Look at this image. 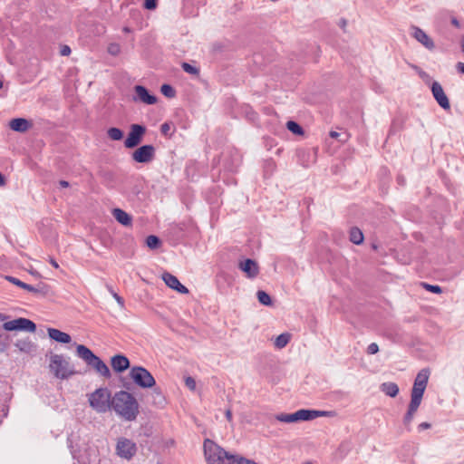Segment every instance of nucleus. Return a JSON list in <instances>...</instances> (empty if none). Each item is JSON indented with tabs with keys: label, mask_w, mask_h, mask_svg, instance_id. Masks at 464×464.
Instances as JSON below:
<instances>
[{
	"label": "nucleus",
	"mask_w": 464,
	"mask_h": 464,
	"mask_svg": "<svg viewBox=\"0 0 464 464\" xmlns=\"http://www.w3.org/2000/svg\"><path fill=\"white\" fill-rule=\"evenodd\" d=\"M15 347L19 349L20 352L30 353L34 349V344L29 338L19 339L14 343Z\"/></svg>",
	"instance_id": "obj_23"
},
{
	"label": "nucleus",
	"mask_w": 464,
	"mask_h": 464,
	"mask_svg": "<svg viewBox=\"0 0 464 464\" xmlns=\"http://www.w3.org/2000/svg\"><path fill=\"white\" fill-rule=\"evenodd\" d=\"M170 127L168 123H163L160 127V130L164 135H167Z\"/></svg>",
	"instance_id": "obj_42"
},
{
	"label": "nucleus",
	"mask_w": 464,
	"mask_h": 464,
	"mask_svg": "<svg viewBox=\"0 0 464 464\" xmlns=\"http://www.w3.org/2000/svg\"><path fill=\"white\" fill-rule=\"evenodd\" d=\"M351 242H353L355 245H360L363 242V234L358 227H353L350 230L349 235Z\"/></svg>",
	"instance_id": "obj_26"
},
{
	"label": "nucleus",
	"mask_w": 464,
	"mask_h": 464,
	"mask_svg": "<svg viewBox=\"0 0 464 464\" xmlns=\"http://www.w3.org/2000/svg\"><path fill=\"white\" fill-rule=\"evenodd\" d=\"M32 126V122L24 118H15L9 121L10 129L16 132H26Z\"/></svg>",
	"instance_id": "obj_19"
},
{
	"label": "nucleus",
	"mask_w": 464,
	"mask_h": 464,
	"mask_svg": "<svg viewBox=\"0 0 464 464\" xmlns=\"http://www.w3.org/2000/svg\"><path fill=\"white\" fill-rule=\"evenodd\" d=\"M138 452L135 441L126 437H119L116 440L115 454L121 459L130 461Z\"/></svg>",
	"instance_id": "obj_8"
},
{
	"label": "nucleus",
	"mask_w": 464,
	"mask_h": 464,
	"mask_svg": "<svg viewBox=\"0 0 464 464\" xmlns=\"http://www.w3.org/2000/svg\"><path fill=\"white\" fill-rule=\"evenodd\" d=\"M286 127L294 134L302 135L304 133L302 127L295 121H287Z\"/></svg>",
	"instance_id": "obj_31"
},
{
	"label": "nucleus",
	"mask_w": 464,
	"mask_h": 464,
	"mask_svg": "<svg viewBox=\"0 0 464 464\" xmlns=\"http://www.w3.org/2000/svg\"><path fill=\"white\" fill-rule=\"evenodd\" d=\"M60 185L63 187V188H67L69 186V183L65 180H61L60 181Z\"/></svg>",
	"instance_id": "obj_49"
},
{
	"label": "nucleus",
	"mask_w": 464,
	"mask_h": 464,
	"mask_svg": "<svg viewBox=\"0 0 464 464\" xmlns=\"http://www.w3.org/2000/svg\"><path fill=\"white\" fill-rule=\"evenodd\" d=\"M256 296H257V299L260 304L266 305V306L272 304V300H271L270 295L267 293H266L265 291H262V290L257 291Z\"/></svg>",
	"instance_id": "obj_28"
},
{
	"label": "nucleus",
	"mask_w": 464,
	"mask_h": 464,
	"mask_svg": "<svg viewBox=\"0 0 464 464\" xmlns=\"http://www.w3.org/2000/svg\"><path fill=\"white\" fill-rule=\"evenodd\" d=\"M456 67L459 72L464 74V63H459Z\"/></svg>",
	"instance_id": "obj_45"
},
{
	"label": "nucleus",
	"mask_w": 464,
	"mask_h": 464,
	"mask_svg": "<svg viewBox=\"0 0 464 464\" xmlns=\"http://www.w3.org/2000/svg\"><path fill=\"white\" fill-rule=\"evenodd\" d=\"M50 372L57 379L67 380L76 374L70 360L63 354H52L49 362Z\"/></svg>",
	"instance_id": "obj_4"
},
{
	"label": "nucleus",
	"mask_w": 464,
	"mask_h": 464,
	"mask_svg": "<svg viewBox=\"0 0 464 464\" xmlns=\"http://www.w3.org/2000/svg\"><path fill=\"white\" fill-rule=\"evenodd\" d=\"M59 54L61 56H69L71 54V48L68 45H61Z\"/></svg>",
	"instance_id": "obj_38"
},
{
	"label": "nucleus",
	"mask_w": 464,
	"mask_h": 464,
	"mask_svg": "<svg viewBox=\"0 0 464 464\" xmlns=\"http://www.w3.org/2000/svg\"><path fill=\"white\" fill-rule=\"evenodd\" d=\"M237 464H257L256 461L246 459L245 457L240 456L239 459H237Z\"/></svg>",
	"instance_id": "obj_40"
},
{
	"label": "nucleus",
	"mask_w": 464,
	"mask_h": 464,
	"mask_svg": "<svg viewBox=\"0 0 464 464\" xmlns=\"http://www.w3.org/2000/svg\"><path fill=\"white\" fill-rule=\"evenodd\" d=\"M411 35L418 41L420 44H421L424 47H426L429 50H431L434 48V43L432 39L420 28L417 26H411Z\"/></svg>",
	"instance_id": "obj_16"
},
{
	"label": "nucleus",
	"mask_w": 464,
	"mask_h": 464,
	"mask_svg": "<svg viewBox=\"0 0 464 464\" xmlns=\"http://www.w3.org/2000/svg\"><path fill=\"white\" fill-rule=\"evenodd\" d=\"M431 92L438 102V104L444 110H449L450 108V101L442 88V86L438 82H433L431 84Z\"/></svg>",
	"instance_id": "obj_15"
},
{
	"label": "nucleus",
	"mask_w": 464,
	"mask_h": 464,
	"mask_svg": "<svg viewBox=\"0 0 464 464\" xmlns=\"http://www.w3.org/2000/svg\"><path fill=\"white\" fill-rule=\"evenodd\" d=\"M430 377V371L428 369L420 370L414 380L413 386L411 392V401L408 406V411L404 416L403 421L405 425H410L418 411L424 392L427 388Z\"/></svg>",
	"instance_id": "obj_1"
},
{
	"label": "nucleus",
	"mask_w": 464,
	"mask_h": 464,
	"mask_svg": "<svg viewBox=\"0 0 464 464\" xmlns=\"http://www.w3.org/2000/svg\"><path fill=\"white\" fill-rule=\"evenodd\" d=\"M5 184V179L4 176L2 175V173L0 172V187L4 186Z\"/></svg>",
	"instance_id": "obj_48"
},
{
	"label": "nucleus",
	"mask_w": 464,
	"mask_h": 464,
	"mask_svg": "<svg viewBox=\"0 0 464 464\" xmlns=\"http://www.w3.org/2000/svg\"><path fill=\"white\" fill-rule=\"evenodd\" d=\"M124 31H125V32H129V28L125 27V28H124Z\"/></svg>",
	"instance_id": "obj_55"
},
{
	"label": "nucleus",
	"mask_w": 464,
	"mask_h": 464,
	"mask_svg": "<svg viewBox=\"0 0 464 464\" xmlns=\"http://www.w3.org/2000/svg\"><path fill=\"white\" fill-rule=\"evenodd\" d=\"M107 134L112 140H121L123 138V131L116 127L110 128L107 130Z\"/></svg>",
	"instance_id": "obj_27"
},
{
	"label": "nucleus",
	"mask_w": 464,
	"mask_h": 464,
	"mask_svg": "<svg viewBox=\"0 0 464 464\" xmlns=\"http://www.w3.org/2000/svg\"><path fill=\"white\" fill-rule=\"evenodd\" d=\"M108 52L111 55L116 56L120 53V45L117 44H111L108 47Z\"/></svg>",
	"instance_id": "obj_35"
},
{
	"label": "nucleus",
	"mask_w": 464,
	"mask_h": 464,
	"mask_svg": "<svg viewBox=\"0 0 464 464\" xmlns=\"http://www.w3.org/2000/svg\"><path fill=\"white\" fill-rule=\"evenodd\" d=\"M332 416L331 411L315 410H298L294 413H279L275 415V420L285 423H294L298 421L311 420L318 417Z\"/></svg>",
	"instance_id": "obj_5"
},
{
	"label": "nucleus",
	"mask_w": 464,
	"mask_h": 464,
	"mask_svg": "<svg viewBox=\"0 0 464 464\" xmlns=\"http://www.w3.org/2000/svg\"><path fill=\"white\" fill-rule=\"evenodd\" d=\"M76 355L83 360L87 365L92 367L100 375L106 378L111 377L110 370L105 362L95 355L87 346L77 344Z\"/></svg>",
	"instance_id": "obj_6"
},
{
	"label": "nucleus",
	"mask_w": 464,
	"mask_h": 464,
	"mask_svg": "<svg viewBox=\"0 0 464 464\" xmlns=\"http://www.w3.org/2000/svg\"><path fill=\"white\" fill-rule=\"evenodd\" d=\"M226 417H227V420H229V421L232 420V412L230 410L226 411Z\"/></svg>",
	"instance_id": "obj_46"
},
{
	"label": "nucleus",
	"mask_w": 464,
	"mask_h": 464,
	"mask_svg": "<svg viewBox=\"0 0 464 464\" xmlns=\"http://www.w3.org/2000/svg\"><path fill=\"white\" fill-rule=\"evenodd\" d=\"M181 67L186 72L191 75L198 76L199 73V69L196 64L182 63Z\"/></svg>",
	"instance_id": "obj_30"
},
{
	"label": "nucleus",
	"mask_w": 464,
	"mask_h": 464,
	"mask_svg": "<svg viewBox=\"0 0 464 464\" xmlns=\"http://www.w3.org/2000/svg\"><path fill=\"white\" fill-rule=\"evenodd\" d=\"M454 24H458V22L456 20L453 21Z\"/></svg>",
	"instance_id": "obj_56"
},
{
	"label": "nucleus",
	"mask_w": 464,
	"mask_h": 464,
	"mask_svg": "<svg viewBox=\"0 0 464 464\" xmlns=\"http://www.w3.org/2000/svg\"><path fill=\"white\" fill-rule=\"evenodd\" d=\"M156 154V150L153 145H142L135 150L131 154V159L137 163H150L151 162Z\"/></svg>",
	"instance_id": "obj_12"
},
{
	"label": "nucleus",
	"mask_w": 464,
	"mask_h": 464,
	"mask_svg": "<svg viewBox=\"0 0 464 464\" xmlns=\"http://www.w3.org/2000/svg\"><path fill=\"white\" fill-rule=\"evenodd\" d=\"M130 377L135 384L141 388H152L156 382L151 373L141 366H135L130 369Z\"/></svg>",
	"instance_id": "obj_9"
},
{
	"label": "nucleus",
	"mask_w": 464,
	"mask_h": 464,
	"mask_svg": "<svg viewBox=\"0 0 464 464\" xmlns=\"http://www.w3.org/2000/svg\"><path fill=\"white\" fill-rule=\"evenodd\" d=\"M6 279L12 284L34 294L46 295L49 293V286L44 283H40L36 286H33L13 276H7Z\"/></svg>",
	"instance_id": "obj_13"
},
{
	"label": "nucleus",
	"mask_w": 464,
	"mask_h": 464,
	"mask_svg": "<svg viewBox=\"0 0 464 464\" xmlns=\"http://www.w3.org/2000/svg\"><path fill=\"white\" fill-rule=\"evenodd\" d=\"M203 450L208 464H237L240 457V455L229 453L209 439L204 440Z\"/></svg>",
	"instance_id": "obj_3"
},
{
	"label": "nucleus",
	"mask_w": 464,
	"mask_h": 464,
	"mask_svg": "<svg viewBox=\"0 0 464 464\" xmlns=\"http://www.w3.org/2000/svg\"><path fill=\"white\" fill-rule=\"evenodd\" d=\"M161 278L169 288L180 294H188V289L179 282L177 276L172 274L164 272L161 275Z\"/></svg>",
	"instance_id": "obj_17"
},
{
	"label": "nucleus",
	"mask_w": 464,
	"mask_h": 464,
	"mask_svg": "<svg viewBox=\"0 0 464 464\" xmlns=\"http://www.w3.org/2000/svg\"><path fill=\"white\" fill-rule=\"evenodd\" d=\"M113 218L121 225L129 227L131 225V217L121 208H114L112 210Z\"/></svg>",
	"instance_id": "obj_22"
},
{
	"label": "nucleus",
	"mask_w": 464,
	"mask_h": 464,
	"mask_svg": "<svg viewBox=\"0 0 464 464\" xmlns=\"http://www.w3.org/2000/svg\"><path fill=\"white\" fill-rule=\"evenodd\" d=\"M422 286L427 290L434 294H440L442 292V289L440 285H430L427 283H421Z\"/></svg>",
	"instance_id": "obj_34"
},
{
	"label": "nucleus",
	"mask_w": 464,
	"mask_h": 464,
	"mask_svg": "<svg viewBox=\"0 0 464 464\" xmlns=\"http://www.w3.org/2000/svg\"><path fill=\"white\" fill-rule=\"evenodd\" d=\"M47 333H48L49 337L57 343H69L72 341V337L70 334H68L64 332H62L58 329L48 328Z\"/></svg>",
	"instance_id": "obj_21"
},
{
	"label": "nucleus",
	"mask_w": 464,
	"mask_h": 464,
	"mask_svg": "<svg viewBox=\"0 0 464 464\" xmlns=\"http://www.w3.org/2000/svg\"><path fill=\"white\" fill-rule=\"evenodd\" d=\"M31 274L34 276H40L39 273L37 272H31Z\"/></svg>",
	"instance_id": "obj_52"
},
{
	"label": "nucleus",
	"mask_w": 464,
	"mask_h": 464,
	"mask_svg": "<svg viewBox=\"0 0 464 464\" xmlns=\"http://www.w3.org/2000/svg\"><path fill=\"white\" fill-rule=\"evenodd\" d=\"M160 92L161 93L168 97V98H173L175 96V90L173 89L172 86L169 85V84H163L161 87H160Z\"/></svg>",
	"instance_id": "obj_33"
},
{
	"label": "nucleus",
	"mask_w": 464,
	"mask_h": 464,
	"mask_svg": "<svg viewBox=\"0 0 464 464\" xmlns=\"http://www.w3.org/2000/svg\"><path fill=\"white\" fill-rule=\"evenodd\" d=\"M6 316L3 314H0V320H5Z\"/></svg>",
	"instance_id": "obj_51"
},
{
	"label": "nucleus",
	"mask_w": 464,
	"mask_h": 464,
	"mask_svg": "<svg viewBox=\"0 0 464 464\" xmlns=\"http://www.w3.org/2000/svg\"><path fill=\"white\" fill-rule=\"evenodd\" d=\"M185 384L186 386L191 390V391H195L196 390V381L194 378L190 377V376H188L185 378Z\"/></svg>",
	"instance_id": "obj_36"
},
{
	"label": "nucleus",
	"mask_w": 464,
	"mask_h": 464,
	"mask_svg": "<svg viewBox=\"0 0 464 464\" xmlns=\"http://www.w3.org/2000/svg\"><path fill=\"white\" fill-rule=\"evenodd\" d=\"M156 0H145L144 6L149 10H153L156 8Z\"/></svg>",
	"instance_id": "obj_39"
},
{
	"label": "nucleus",
	"mask_w": 464,
	"mask_h": 464,
	"mask_svg": "<svg viewBox=\"0 0 464 464\" xmlns=\"http://www.w3.org/2000/svg\"><path fill=\"white\" fill-rule=\"evenodd\" d=\"M153 399H154V404L160 407H162L165 403V398L162 395L160 389L156 388L153 390L151 393Z\"/></svg>",
	"instance_id": "obj_29"
},
{
	"label": "nucleus",
	"mask_w": 464,
	"mask_h": 464,
	"mask_svg": "<svg viewBox=\"0 0 464 464\" xmlns=\"http://www.w3.org/2000/svg\"><path fill=\"white\" fill-rule=\"evenodd\" d=\"M3 328L8 332L24 331L28 333H34L36 331L35 324L33 321L24 317H19L17 319L4 323Z\"/></svg>",
	"instance_id": "obj_10"
},
{
	"label": "nucleus",
	"mask_w": 464,
	"mask_h": 464,
	"mask_svg": "<svg viewBox=\"0 0 464 464\" xmlns=\"http://www.w3.org/2000/svg\"><path fill=\"white\" fill-rule=\"evenodd\" d=\"M112 396L107 388H99L89 395L90 406L99 413L111 410Z\"/></svg>",
	"instance_id": "obj_7"
},
{
	"label": "nucleus",
	"mask_w": 464,
	"mask_h": 464,
	"mask_svg": "<svg viewBox=\"0 0 464 464\" xmlns=\"http://www.w3.org/2000/svg\"><path fill=\"white\" fill-rule=\"evenodd\" d=\"M330 136H331L332 138H334V139H335V138L339 137V133H338V132H336V131H334V130H333V131H331V132H330Z\"/></svg>",
	"instance_id": "obj_50"
},
{
	"label": "nucleus",
	"mask_w": 464,
	"mask_h": 464,
	"mask_svg": "<svg viewBox=\"0 0 464 464\" xmlns=\"http://www.w3.org/2000/svg\"><path fill=\"white\" fill-rule=\"evenodd\" d=\"M338 25L345 32L347 26V21L345 19H341L338 23Z\"/></svg>",
	"instance_id": "obj_43"
},
{
	"label": "nucleus",
	"mask_w": 464,
	"mask_h": 464,
	"mask_svg": "<svg viewBox=\"0 0 464 464\" xmlns=\"http://www.w3.org/2000/svg\"><path fill=\"white\" fill-rule=\"evenodd\" d=\"M419 430H427L429 428H430V424L428 423V422H421L420 425H419Z\"/></svg>",
	"instance_id": "obj_44"
},
{
	"label": "nucleus",
	"mask_w": 464,
	"mask_h": 464,
	"mask_svg": "<svg viewBox=\"0 0 464 464\" xmlns=\"http://www.w3.org/2000/svg\"><path fill=\"white\" fill-rule=\"evenodd\" d=\"M111 409L126 421H133L139 414V403L134 396L125 391L117 392L112 396Z\"/></svg>",
	"instance_id": "obj_2"
},
{
	"label": "nucleus",
	"mask_w": 464,
	"mask_h": 464,
	"mask_svg": "<svg viewBox=\"0 0 464 464\" xmlns=\"http://www.w3.org/2000/svg\"><path fill=\"white\" fill-rule=\"evenodd\" d=\"M132 100L136 102H141L147 105H152L157 102V97L150 94L148 90L141 85H136L134 87V95Z\"/></svg>",
	"instance_id": "obj_14"
},
{
	"label": "nucleus",
	"mask_w": 464,
	"mask_h": 464,
	"mask_svg": "<svg viewBox=\"0 0 464 464\" xmlns=\"http://www.w3.org/2000/svg\"><path fill=\"white\" fill-rule=\"evenodd\" d=\"M461 49L464 51V38L461 41Z\"/></svg>",
	"instance_id": "obj_53"
},
{
	"label": "nucleus",
	"mask_w": 464,
	"mask_h": 464,
	"mask_svg": "<svg viewBox=\"0 0 464 464\" xmlns=\"http://www.w3.org/2000/svg\"><path fill=\"white\" fill-rule=\"evenodd\" d=\"M381 391L384 392L387 396L394 398L399 393V387L395 382H383L381 387Z\"/></svg>",
	"instance_id": "obj_24"
},
{
	"label": "nucleus",
	"mask_w": 464,
	"mask_h": 464,
	"mask_svg": "<svg viewBox=\"0 0 464 464\" xmlns=\"http://www.w3.org/2000/svg\"><path fill=\"white\" fill-rule=\"evenodd\" d=\"M239 268L246 273L249 278H255L259 273L257 263L252 259H246L240 262Z\"/></svg>",
	"instance_id": "obj_18"
},
{
	"label": "nucleus",
	"mask_w": 464,
	"mask_h": 464,
	"mask_svg": "<svg viewBox=\"0 0 464 464\" xmlns=\"http://www.w3.org/2000/svg\"><path fill=\"white\" fill-rule=\"evenodd\" d=\"M111 364L115 372H121L130 367V361L126 356L118 354L111 357Z\"/></svg>",
	"instance_id": "obj_20"
},
{
	"label": "nucleus",
	"mask_w": 464,
	"mask_h": 464,
	"mask_svg": "<svg viewBox=\"0 0 464 464\" xmlns=\"http://www.w3.org/2000/svg\"><path fill=\"white\" fill-rule=\"evenodd\" d=\"M3 88V81L0 80V89Z\"/></svg>",
	"instance_id": "obj_54"
},
{
	"label": "nucleus",
	"mask_w": 464,
	"mask_h": 464,
	"mask_svg": "<svg viewBox=\"0 0 464 464\" xmlns=\"http://www.w3.org/2000/svg\"><path fill=\"white\" fill-rule=\"evenodd\" d=\"M113 298L116 300V302L121 306H124V300L121 296H120L118 294L111 291Z\"/></svg>",
	"instance_id": "obj_41"
},
{
	"label": "nucleus",
	"mask_w": 464,
	"mask_h": 464,
	"mask_svg": "<svg viewBox=\"0 0 464 464\" xmlns=\"http://www.w3.org/2000/svg\"><path fill=\"white\" fill-rule=\"evenodd\" d=\"M50 264H51L54 268H58V267H59L58 263H57L53 258H50Z\"/></svg>",
	"instance_id": "obj_47"
},
{
	"label": "nucleus",
	"mask_w": 464,
	"mask_h": 464,
	"mask_svg": "<svg viewBox=\"0 0 464 464\" xmlns=\"http://www.w3.org/2000/svg\"><path fill=\"white\" fill-rule=\"evenodd\" d=\"M290 340L291 334L289 333H283L276 338L274 345L277 349H283L288 344Z\"/></svg>",
	"instance_id": "obj_25"
},
{
	"label": "nucleus",
	"mask_w": 464,
	"mask_h": 464,
	"mask_svg": "<svg viewBox=\"0 0 464 464\" xmlns=\"http://www.w3.org/2000/svg\"><path fill=\"white\" fill-rule=\"evenodd\" d=\"M145 133V126L140 124H131L130 128V132L128 133V136L124 140V146L127 149H132L137 147L141 142Z\"/></svg>",
	"instance_id": "obj_11"
},
{
	"label": "nucleus",
	"mask_w": 464,
	"mask_h": 464,
	"mask_svg": "<svg viewBox=\"0 0 464 464\" xmlns=\"http://www.w3.org/2000/svg\"><path fill=\"white\" fill-rule=\"evenodd\" d=\"M146 244L150 249H155L160 246V241L158 237L151 235L147 237Z\"/></svg>",
	"instance_id": "obj_32"
},
{
	"label": "nucleus",
	"mask_w": 464,
	"mask_h": 464,
	"mask_svg": "<svg viewBox=\"0 0 464 464\" xmlns=\"http://www.w3.org/2000/svg\"><path fill=\"white\" fill-rule=\"evenodd\" d=\"M379 352V346L376 343H372L371 344H369L368 348H367V353L369 354H375Z\"/></svg>",
	"instance_id": "obj_37"
}]
</instances>
